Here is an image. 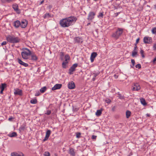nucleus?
I'll use <instances>...</instances> for the list:
<instances>
[{
    "instance_id": "obj_42",
    "label": "nucleus",
    "mask_w": 156,
    "mask_h": 156,
    "mask_svg": "<svg viewBox=\"0 0 156 156\" xmlns=\"http://www.w3.org/2000/svg\"><path fill=\"white\" fill-rule=\"evenodd\" d=\"M136 67L138 69H140L141 67V66L140 64H138L136 65Z\"/></svg>"
},
{
    "instance_id": "obj_9",
    "label": "nucleus",
    "mask_w": 156,
    "mask_h": 156,
    "mask_svg": "<svg viewBox=\"0 0 156 156\" xmlns=\"http://www.w3.org/2000/svg\"><path fill=\"white\" fill-rule=\"evenodd\" d=\"M12 8L14 9L15 11L16 12L18 13H19L20 12V10L18 8V6L17 4L16 3L12 5Z\"/></svg>"
},
{
    "instance_id": "obj_38",
    "label": "nucleus",
    "mask_w": 156,
    "mask_h": 156,
    "mask_svg": "<svg viewBox=\"0 0 156 156\" xmlns=\"http://www.w3.org/2000/svg\"><path fill=\"white\" fill-rule=\"evenodd\" d=\"M131 61L132 64V66H131V67L133 68L135 65V60L134 59H132Z\"/></svg>"
},
{
    "instance_id": "obj_21",
    "label": "nucleus",
    "mask_w": 156,
    "mask_h": 156,
    "mask_svg": "<svg viewBox=\"0 0 156 156\" xmlns=\"http://www.w3.org/2000/svg\"><path fill=\"white\" fill-rule=\"evenodd\" d=\"M2 3L5 4L6 3H10L13 1L14 0H0Z\"/></svg>"
},
{
    "instance_id": "obj_20",
    "label": "nucleus",
    "mask_w": 156,
    "mask_h": 156,
    "mask_svg": "<svg viewBox=\"0 0 156 156\" xmlns=\"http://www.w3.org/2000/svg\"><path fill=\"white\" fill-rule=\"evenodd\" d=\"M75 43H79L82 42V39L79 37H76L74 39Z\"/></svg>"
},
{
    "instance_id": "obj_13",
    "label": "nucleus",
    "mask_w": 156,
    "mask_h": 156,
    "mask_svg": "<svg viewBox=\"0 0 156 156\" xmlns=\"http://www.w3.org/2000/svg\"><path fill=\"white\" fill-rule=\"evenodd\" d=\"M11 156H24L23 154L22 153L17 152H14L11 154Z\"/></svg>"
},
{
    "instance_id": "obj_37",
    "label": "nucleus",
    "mask_w": 156,
    "mask_h": 156,
    "mask_svg": "<svg viewBox=\"0 0 156 156\" xmlns=\"http://www.w3.org/2000/svg\"><path fill=\"white\" fill-rule=\"evenodd\" d=\"M140 53L141 54V56H142V57L143 58H144V51L143 50L141 49L140 50Z\"/></svg>"
},
{
    "instance_id": "obj_26",
    "label": "nucleus",
    "mask_w": 156,
    "mask_h": 156,
    "mask_svg": "<svg viewBox=\"0 0 156 156\" xmlns=\"http://www.w3.org/2000/svg\"><path fill=\"white\" fill-rule=\"evenodd\" d=\"M68 62L64 61L62 64V67L63 68H66V65L68 64Z\"/></svg>"
},
{
    "instance_id": "obj_35",
    "label": "nucleus",
    "mask_w": 156,
    "mask_h": 156,
    "mask_svg": "<svg viewBox=\"0 0 156 156\" xmlns=\"http://www.w3.org/2000/svg\"><path fill=\"white\" fill-rule=\"evenodd\" d=\"M76 136L77 138H79L80 137L81 133H76Z\"/></svg>"
},
{
    "instance_id": "obj_36",
    "label": "nucleus",
    "mask_w": 156,
    "mask_h": 156,
    "mask_svg": "<svg viewBox=\"0 0 156 156\" xmlns=\"http://www.w3.org/2000/svg\"><path fill=\"white\" fill-rule=\"evenodd\" d=\"M152 32L153 34H155L156 33V27H154L152 29Z\"/></svg>"
},
{
    "instance_id": "obj_1",
    "label": "nucleus",
    "mask_w": 156,
    "mask_h": 156,
    "mask_svg": "<svg viewBox=\"0 0 156 156\" xmlns=\"http://www.w3.org/2000/svg\"><path fill=\"white\" fill-rule=\"evenodd\" d=\"M76 20V17L71 16L61 20L59 21V24L62 27H67L74 24Z\"/></svg>"
},
{
    "instance_id": "obj_19",
    "label": "nucleus",
    "mask_w": 156,
    "mask_h": 156,
    "mask_svg": "<svg viewBox=\"0 0 156 156\" xmlns=\"http://www.w3.org/2000/svg\"><path fill=\"white\" fill-rule=\"evenodd\" d=\"M18 62L20 64L24 66L25 67H27L28 66V64L23 62L20 59H18Z\"/></svg>"
},
{
    "instance_id": "obj_16",
    "label": "nucleus",
    "mask_w": 156,
    "mask_h": 156,
    "mask_svg": "<svg viewBox=\"0 0 156 156\" xmlns=\"http://www.w3.org/2000/svg\"><path fill=\"white\" fill-rule=\"evenodd\" d=\"M62 85L60 84H56L52 88V90H56L60 89L62 87Z\"/></svg>"
},
{
    "instance_id": "obj_24",
    "label": "nucleus",
    "mask_w": 156,
    "mask_h": 156,
    "mask_svg": "<svg viewBox=\"0 0 156 156\" xmlns=\"http://www.w3.org/2000/svg\"><path fill=\"white\" fill-rule=\"evenodd\" d=\"M69 153L73 156H75V153L74 152V149L73 148H70L69 149Z\"/></svg>"
},
{
    "instance_id": "obj_11",
    "label": "nucleus",
    "mask_w": 156,
    "mask_h": 156,
    "mask_svg": "<svg viewBox=\"0 0 156 156\" xmlns=\"http://www.w3.org/2000/svg\"><path fill=\"white\" fill-rule=\"evenodd\" d=\"M14 94L15 95H22V91L21 90L16 88L14 90Z\"/></svg>"
},
{
    "instance_id": "obj_4",
    "label": "nucleus",
    "mask_w": 156,
    "mask_h": 156,
    "mask_svg": "<svg viewBox=\"0 0 156 156\" xmlns=\"http://www.w3.org/2000/svg\"><path fill=\"white\" fill-rule=\"evenodd\" d=\"M123 32V29L122 28H118L117 30L113 33L112 37L115 39H117L122 34Z\"/></svg>"
},
{
    "instance_id": "obj_14",
    "label": "nucleus",
    "mask_w": 156,
    "mask_h": 156,
    "mask_svg": "<svg viewBox=\"0 0 156 156\" xmlns=\"http://www.w3.org/2000/svg\"><path fill=\"white\" fill-rule=\"evenodd\" d=\"M75 84L73 81L69 82L68 84V88L69 89H72L75 88Z\"/></svg>"
},
{
    "instance_id": "obj_7",
    "label": "nucleus",
    "mask_w": 156,
    "mask_h": 156,
    "mask_svg": "<svg viewBox=\"0 0 156 156\" xmlns=\"http://www.w3.org/2000/svg\"><path fill=\"white\" fill-rule=\"evenodd\" d=\"M78 64L75 63L69 69V74H72L73 73V72L75 71L76 68Z\"/></svg>"
},
{
    "instance_id": "obj_31",
    "label": "nucleus",
    "mask_w": 156,
    "mask_h": 156,
    "mask_svg": "<svg viewBox=\"0 0 156 156\" xmlns=\"http://www.w3.org/2000/svg\"><path fill=\"white\" fill-rule=\"evenodd\" d=\"M51 17V16L50 14L48 13H46L44 16V18L45 19L47 18H49Z\"/></svg>"
},
{
    "instance_id": "obj_47",
    "label": "nucleus",
    "mask_w": 156,
    "mask_h": 156,
    "mask_svg": "<svg viewBox=\"0 0 156 156\" xmlns=\"http://www.w3.org/2000/svg\"><path fill=\"white\" fill-rule=\"evenodd\" d=\"M133 51H137V46L136 45H135V46L134 47V50Z\"/></svg>"
},
{
    "instance_id": "obj_52",
    "label": "nucleus",
    "mask_w": 156,
    "mask_h": 156,
    "mask_svg": "<svg viewBox=\"0 0 156 156\" xmlns=\"http://www.w3.org/2000/svg\"><path fill=\"white\" fill-rule=\"evenodd\" d=\"M153 62L154 63H155V62H156V56L153 59Z\"/></svg>"
},
{
    "instance_id": "obj_50",
    "label": "nucleus",
    "mask_w": 156,
    "mask_h": 156,
    "mask_svg": "<svg viewBox=\"0 0 156 156\" xmlns=\"http://www.w3.org/2000/svg\"><path fill=\"white\" fill-rule=\"evenodd\" d=\"M139 40H140V38H138L136 40V44H137V43H138L139 42Z\"/></svg>"
},
{
    "instance_id": "obj_8",
    "label": "nucleus",
    "mask_w": 156,
    "mask_h": 156,
    "mask_svg": "<svg viewBox=\"0 0 156 156\" xmlns=\"http://www.w3.org/2000/svg\"><path fill=\"white\" fill-rule=\"evenodd\" d=\"M28 24V21L26 20H23L20 22V27L22 28H25Z\"/></svg>"
},
{
    "instance_id": "obj_3",
    "label": "nucleus",
    "mask_w": 156,
    "mask_h": 156,
    "mask_svg": "<svg viewBox=\"0 0 156 156\" xmlns=\"http://www.w3.org/2000/svg\"><path fill=\"white\" fill-rule=\"evenodd\" d=\"M31 54V51L27 48H24L21 53L22 58L24 59L29 58Z\"/></svg>"
},
{
    "instance_id": "obj_57",
    "label": "nucleus",
    "mask_w": 156,
    "mask_h": 156,
    "mask_svg": "<svg viewBox=\"0 0 156 156\" xmlns=\"http://www.w3.org/2000/svg\"><path fill=\"white\" fill-rule=\"evenodd\" d=\"M119 14V13H115L116 16H117Z\"/></svg>"
},
{
    "instance_id": "obj_23",
    "label": "nucleus",
    "mask_w": 156,
    "mask_h": 156,
    "mask_svg": "<svg viewBox=\"0 0 156 156\" xmlns=\"http://www.w3.org/2000/svg\"><path fill=\"white\" fill-rule=\"evenodd\" d=\"M8 136L11 137L16 136H17V133L15 132H13L11 133H9Z\"/></svg>"
},
{
    "instance_id": "obj_46",
    "label": "nucleus",
    "mask_w": 156,
    "mask_h": 156,
    "mask_svg": "<svg viewBox=\"0 0 156 156\" xmlns=\"http://www.w3.org/2000/svg\"><path fill=\"white\" fill-rule=\"evenodd\" d=\"M14 119V118L13 117H9L8 119L9 121H12L13 119Z\"/></svg>"
},
{
    "instance_id": "obj_6",
    "label": "nucleus",
    "mask_w": 156,
    "mask_h": 156,
    "mask_svg": "<svg viewBox=\"0 0 156 156\" xmlns=\"http://www.w3.org/2000/svg\"><path fill=\"white\" fill-rule=\"evenodd\" d=\"M96 15L95 12H90L88 14L87 19L89 21H92Z\"/></svg>"
},
{
    "instance_id": "obj_51",
    "label": "nucleus",
    "mask_w": 156,
    "mask_h": 156,
    "mask_svg": "<svg viewBox=\"0 0 156 156\" xmlns=\"http://www.w3.org/2000/svg\"><path fill=\"white\" fill-rule=\"evenodd\" d=\"M153 62L154 63H155V62H156V56L153 59Z\"/></svg>"
},
{
    "instance_id": "obj_12",
    "label": "nucleus",
    "mask_w": 156,
    "mask_h": 156,
    "mask_svg": "<svg viewBox=\"0 0 156 156\" xmlns=\"http://www.w3.org/2000/svg\"><path fill=\"white\" fill-rule=\"evenodd\" d=\"M97 55V54L96 52H94L92 53L90 57V59L91 62H94V59Z\"/></svg>"
},
{
    "instance_id": "obj_2",
    "label": "nucleus",
    "mask_w": 156,
    "mask_h": 156,
    "mask_svg": "<svg viewBox=\"0 0 156 156\" xmlns=\"http://www.w3.org/2000/svg\"><path fill=\"white\" fill-rule=\"evenodd\" d=\"M6 39L8 42L11 43H17L20 41V39L19 37H15L13 35H8Z\"/></svg>"
},
{
    "instance_id": "obj_27",
    "label": "nucleus",
    "mask_w": 156,
    "mask_h": 156,
    "mask_svg": "<svg viewBox=\"0 0 156 156\" xmlns=\"http://www.w3.org/2000/svg\"><path fill=\"white\" fill-rule=\"evenodd\" d=\"M131 112L130 111H127L126 112V117L127 118H129L130 116Z\"/></svg>"
},
{
    "instance_id": "obj_44",
    "label": "nucleus",
    "mask_w": 156,
    "mask_h": 156,
    "mask_svg": "<svg viewBox=\"0 0 156 156\" xmlns=\"http://www.w3.org/2000/svg\"><path fill=\"white\" fill-rule=\"evenodd\" d=\"M40 94V92L38 91L35 94V96H38Z\"/></svg>"
},
{
    "instance_id": "obj_34",
    "label": "nucleus",
    "mask_w": 156,
    "mask_h": 156,
    "mask_svg": "<svg viewBox=\"0 0 156 156\" xmlns=\"http://www.w3.org/2000/svg\"><path fill=\"white\" fill-rule=\"evenodd\" d=\"M50 154L48 151H45L44 154V156H50Z\"/></svg>"
},
{
    "instance_id": "obj_25",
    "label": "nucleus",
    "mask_w": 156,
    "mask_h": 156,
    "mask_svg": "<svg viewBox=\"0 0 156 156\" xmlns=\"http://www.w3.org/2000/svg\"><path fill=\"white\" fill-rule=\"evenodd\" d=\"M140 100L141 104H142L143 105L145 106L147 105V103L146 102L144 98H140Z\"/></svg>"
},
{
    "instance_id": "obj_43",
    "label": "nucleus",
    "mask_w": 156,
    "mask_h": 156,
    "mask_svg": "<svg viewBox=\"0 0 156 156\" xmlns=\"http://www.w3.org/2000/svg\"><path fill=\"white\" fill-rule=\"evenodd\" d=\"M51 112L50 110H48L47 112L45 113V114L47 115H49L51 113Z\"/></svg>"
},
{
    "instance_id": "obj_58",
    "label": "nucleus",
    "mask_w": 156,
    "mask_h": 156,
    "mask_svg": "<svg viewBox=\"0 0 156 156\" xmlns=\"http://www.w3.org/2000/svg\"><path fill=\"white\" fill-rule=\"evenodd\" d=\"M90 24V23H87V26H88V25H89Z\"/></svg>"
},
{
    "instance_id": "obj_29",
    "label": "nucleus",
    "mask_w": 156,
    "mask_h": 156,
    "mask_svg": "<svg viewBox=\"0 0 156 156\" xmlns=\"http://www.w3.org/2000/svg\"><path fill=\"white\" fill-rule=\"evenodd\" d=\"M65 61L69 62V60L70 59V57H69V55H66L65 56Z\"/></svg>"
},
{
    "instance_id": "obj_59",
    "label": "nucleus",
    "mask_w": 156,
    "mask_h": 156,
    "mask_svg": "<svg viewBox=\"0 0 156 156\" xmlns=\"http://www.w3.org/2000/svg\"><path fill=\"white\" fill-rule=\"evenodd\" d=\"M55 156H57L56 154H55Z\"/></svg>"
},
{
    "instance_id": "obj_32",
    "label": "nucleus",
    "mask_w": 156,
    "mask_h": 156,
    "mask_svg": "<svg viewBox=\"0 0 156 156\" xmlns=\"http://www.w3.org/2000/svg\"><path fill=\"white\" fill-rule=\"evenodd\" d=\"M30 102L33 104H36L37 102V100L36 99H33L30 100Z\"/></svg>"
},
{
    "instance_id": "obj_17",
    "label": "nucleus",
    "mask_w": 156,
    "mask_h": 156,
    "mask_svg": "<svg viewBox=\"0 0 156 156\" xmlns=\"http://www.w3.org/2000/svg\"><path fill=\"white\" fill-rule=\"evenodd\" d=\"M13 26L16 28H18L20 27V22L19 20L15 21L13 23Z\"/></svg>"
},
{
    "instance_id": "obj_22",
    "label": "nucleus",
    "mask_w": 156,
    "mask_h": 156,
    "mask_svg": "<svg viewBox=\"0 0 156 156\" xmlns=\"http://www.w3.org/2000/svg\"><path fill=\"white\" fill-rule=\"evenodd\" d=\"M102 110H103L102 109L97 110L95 113L96 115L97 116H99L101 115L102 113Z\"/></svg>"
},
{
    "instance_id": "obj_40",
    "label": "nucleus",
    "mask_w": 156,
    "mask_h": 156,
    "mask_svg": "<svg viewBox=\"0 0 156 156\" xmlns=\"http://www.w3.org/2000/svg\"><path fill=\"white\" fill-rule=\"evenodd\" d=\"M25 129V127L24 126H22L19 128L20 131H23Z\"/></svg>"
},
{
    "instance_id": "obj_5",
    "label": "nucleus",
    "mask_w": 156,
    "mask_h": 156,
    "mask_svg": "<svg viewBox=\"0 0 156 156\" xmlns=\"http://www.w3.org/2000/svg\"><path fill=\"white\" fill-rule=\"evenodd\" d=\"M143 42L144 43L146 44H151L152 43V38L148 36H145L144 38Z\"/></svg>"
},
{
    "instance_id": "obj_15",
    "label": "nucleus",
    "mask_w": 156,
    "mask_h": 156,
    "mask_svg": "<svg viewBox=\"0 0 156 156\" xmlns=\"http://www.w3.org/2000/svg\"><path fill=\"white\" fill-rule=\"evenodd\" d=\"M51 133V131L50 130H48L47 131L46 133L45 136L43 140V141H44L47 140L49 137L50 136V135Z\"/></svg>"
},
{
    "instance_id": "obj_56",
    "label": "nucleus",
    "mask_w": 156,
    "mask_h": 156,
    "mask_svg": "<svg viewBox=\"0 0 156 156\" xmlns=\"http://www.w3.org/2000/svg\"><path fill=\"white\" fill-rule=\"evenodd\" d=\"M154 9L156 10V4L154 5Z\"/></svg>"
},
{
    "instance_id": "obj_49",
    "label": "nucleus",
    "mask_w": 156,
    "mask_h": 156,
    "mask_svg": "<svg viewBox=\"0 0 156 156\" xmlns=\"http://www.w3.org/2000/svg\"><path fill=\"white\" fill-rule=\"evenodd\" d=\"M97 136L95 135H92V139H96Z\"/></svg>"
},
{
    "instance_id": "obj_18",
    "label": "nucleus",
    "mask_w": 156,
    "mask_h": 156,
    "mask_svg": "<svg viewBox=\"0 0 156 156\" xmlns=\"http://www.w3.org/2000/svg\"><path fill=\"white\" fill-rule=\"evenodd\" d=\"M30 56H31V60H32L36 61L38 59L37 57L34 54H31Z\"/></svg>"
},
{
    "instance_id": "obj_45",
    "label": "nucleus",
    "mask_w": 156,
    "mask_h": 156,
    "mask_svg": "<svg viewBox=\"0 0 156 156\" xmlns=\"http://www.w3.org/2000/svg\"><path fill=\"white\" fill-rule=\"evenodd\" d=\"M153 49L154 50H156V43L154 44L153 46Z\"/></svg>"
},
{
    "instance_id": "obj_41",
    "label": "nucleus",
    "mask_w": 156,
    "mask_h": 156,
    "mask_svg": "<svg viewBox=\"0 0 156 156\" xmlns=\"http://www.w3.org/2000/svg\"><path fill=\"white\" fill-rule=\"evenodd\" d=\"M103 13L100 12L99 13L98 15V18L101 17L102 18L103 17Z\"/></svg>"
},
{
    "instance_id": "obj_55",
    "label": "nucleus",
    "mask_w": 156,
    "mask_h": 156,
    "mask_svg": "<svg viewBox=\"0 0 156 156\" xmlns=\"http://www.w3.org/2000/svg\"><path fill=\"white\" fill-rule=\"evenodd\" d=\"M44 2V1L43 0L41 1L40 3V4H42Z\"/></svg>"
},
{
    "instance_id": "obj_30",
    "label": "nucleus",
    "mask_w": 156,
    "mask_h": 156,
    "mask_svg": "<svg viewBox=\"0 0 156 156\" xmlns=\"http://www.w3.org/2000/svg\"><path fill=\"white\" fill-rule=\"evenodd\" d=\"M1 90H4L5 88L6 87V84L5 83H2L1 84Z\"/></svg>"
},
{
    "instance_id": "obj_33",
    "label": "nucleus",
    "mask_w": 156,
    "mask_h": 156,
    "mask_svg": "<svg viewBox=\"0 0 156 156\" xmlns=\"http://www.w3.org/2000/svg\"><path fill=\"white\" fill-rule=\"evenodd\" d=\"M98 75V73H94L93 74V77L92 79V80L93 81H94L95 79V77H96L97 75Z\"/></svg>"
},
{
    "instance_id": "obj_28",
    "label": "nucleus",
    "mask_w": 156,
    "mask_h": 156,
    "mask_svg": "<svg viewBox=\"0 0 156 156\" xmlns=\"http://www.w3.org/2000/svg\"><path fill=\"white\" fill-rule=\"evenodd\" d=\"M46 89L47 88L46 87H44L41 88L40 90L41 93H44L46 90Z\"/></svg>"
},
{
    "instance_id": "obj_10",
    "label": "nucleus",
    "mask_w": 156,
    "mask_h": 156,
    "mask_svg": "<svg viewBox=\"0 0 156 156\" xmlns=\"http://www.w3.org/2000/svg\"><path fill=\"white\" fill-rule=\"evenodd\" d=\"M133 87V90L137 91L139 90L140 88V85L138 83H134Z\"/></svg>"
},
{
    "instance_id": "obj_54",
    "label": "nucleus",
    "mask_w": 156,
    "mask_h": 156,
    "mask_svg": "<svg viewBox=\"0 0 156 156\" xmlns=\"http://www.w3.org/2000/svg\"><path fill=\"white\" fill-rule=\"evenodd\" d=\"M146 115L147 117H149L150 116V115L148 114H147Z\"/></svg>"
},
{
    "instance_id": "obj_53",
    "label": "nucleus",
    "mask_w": 156,
    "mask_h": 156,
    "mask_svg": "<svg viewBox=\"0 0 156 156\" xmlns=\"http://www.w3.org/2000/svg\"><path fill=\"white\" fill-rule=\"evenodd\" d=\"M3 90H1L0 92L1 94H3Z\"/></svg>"
},
{
    "instance_id": "obj_48",
    "label": "nucleus",
    "mask_w": 156,
    "mask_h": 156,
    "mask_svg": "<svg viewBox=\"0 0 156 156\" xmlns=\"http://www.w3.org/2000/svg\"><path fill=\"white\" fill-rule=\"evenodd\" d=\"M7 44V42L5 41H3L2 44H1V45L3 46V45H5L6 44Z\"/></svg>"
},
{
    "instance_id": "obj_39",
    "label": "nucleus",
    "mask_w": 156,
    "mask_h": 156,
    "mask_svg": "<svg viewBox=\"0 0 156 156\" xmlns=\"http://www.w3.org/2000/svg\"><path fill=\"white\" fill-rule=\"evenodd\" d=\"M137 54V51H133L132 53V56L133 57L135 56Z\"/></svg>"
}]
</instances>
